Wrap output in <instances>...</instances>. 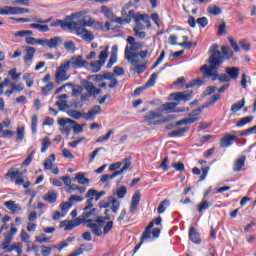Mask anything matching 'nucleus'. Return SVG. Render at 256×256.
Segmentation results:
<instances>
[{"mask_svg":"<svg viewBox=\"0 0 256 256\" xmlns=\"http://www.w3.org/2000/svg\"><path fill=\"white\" fill-rule=\"evenodd\" d=\"M218 49H219V46L217 44H214L211 46L210 57L208 59L209 65H203L200 68V71L203 74V77H207L212 81L218 80L220 81V83H228V81H231V78H229L227 74L219 75L217 73V69L219 68V65L223 63V56L221 55V52Z\"/></svg>","mask_w":256,"mask_h":256,"instance_id":"f257e3e1","label":"nucleus"},{"mask_svg":"<svg viewBox=\"0 0 256 256\" xmlns=\"http://www.w3.org/2000/svg\"><path fill=\"white\" fill-rule=\"evenodd\" d=\"M127 45L124 51V57L131 63L133 67H136L138 73H143L146 69L145 64L141 63V60L137 59V51L143 49V43L135 41L133 36H128L126 39Z\"/></svg>","mask_w":256,"mask_h":256,"instance_id":"f03ea898","label":"nucleus"},{"mask_svg":"<svg viewBox=\"0 0 256 256\" xmlns=\"http://www.w3.org/2000/svg\"><path fill=\"white\" fill-rule=\"evenodd\" d=\"M84 211L85 212L80 217H78V219H81L82 225L83 223H88L87 228L92 231L93 235H96V237H101L103 235V225H105V221H109L111 218L98 216L95 220H93L91 217H95L97 209L92 208L90 211Z\"/></svg>","mask_w":256,"mask_h":256,"instance_id":"7ed1b4c3","label":"nucleus"},{"mask_svg":"<svg viewBox=\"0 0 256 256\" xmlns=\"http://www.w3.org/2000/svg\"><path fill=\"white\" fill-rule=\"evenodd\" d=\"M87 13H89V11L82 10L79 12H75L70 16H66V20L72 23L71 31H75L79 28L85 29V27H93V25H99V27H101V24L93 19L91 16L87 15ZM83 15L87 16L83 17Z\"/></svg>","mask_w":256,"mask_h":256,"instance_id":"20e7f679","label":"nucleus"},{"mask_svg":"<svg viewBox=\"0 0 256 256\" xmlns=\"http://www.w3.org/2000/svg\"><path fill=\"white\" fill-rule=\"evenodd\" d=\"M162 117H163V112L160 108H158L155 111L148 112L144 116V119L145 121H151L149 125H159V123H165V121H171L175 119V116L173 115H170L167 118H162Z\"/></svg>","mask_w":256,"mask_h":256,"instance_id":"39448f33","label":"nucleus"},{"mask_svg":"<svg viewBox=\"0 0 256 256\" xmlns=\"http://www.w3.org/2000/svg\"><path fill=\"white\" fill-rule=\"evenodd\" d=\"M58 125L60 127H63L66 133H69L71 129H73V132L75 133V135H79V133H83V126H81V124H78L76 121L70 118H59Z\"/></svg>","mask_w":256,"mask_h":256,"instance_id":"423d86ee","label":"nucleus"},{"mask_svg":"<svg viewBox=\"0 0 256 256\" xmlns=\"http://www.w3.org/2000/svg\"><path fill=\"white\" fill-rule=\"evenodd\" d=\"M109 57V45L105 46V49L99 54L98 59L90 63V71L91 73H99L101 71L103 65H105V61Z\"/></svg>","mask_w":256,"mask_h":256,"instance_id":"0eeeda50","label":"nucleus"},{"mask_svg":"<svg viewBox=\"0 0 256 256\" xmlns=\"http://www.w3.org/2000/svg\"><path fill=\"white\" fill-rule=\"evenodd\" d=\"M129 15L134 17V21L136 23V26L134 29H140L143 30L145 27H151V20L149 17L145 14H135L133 10L129 11Z\"/></svg>","mask_w":256,"mask_h":256,"instance_id":"6e6552de","label":"nucleus"},{"mask_svg":"<svg viewBox=\"0 0 256 256\" xmlns=\"http://www.w3.org/2000/svg\"><path fill=\"white\" fill-rule=\"evenodd\" d=\"M68 69H83L89 65L88 61L83 59V56H73L69 60L62 62Z\"/></svg>","mask_w":256,"mask_h":256,"instance_id":"1a4fd4ad","label":"nucleus"},{"mask_svg":"<svg viewBox=\"0 0 256 256\" xmlns=\"http://www.w3.org/2000/svg\"><path fill=\"white\" fill-rule=\"evenodd\" d=\"M67 71H69L68 67L62 62L60 66L56 69L54 75L56 85H61V83L69 81L70 77L67 76Z\"/></svg>","mask_w":256,"mask_h":256,"instance_id":"9d476101","label":"nucleus"},{"mask_svg":"<svg viewBox=\"0 0 256 256\" xmlns=\"http://www.w3.org/2000/svg\"><path fill=\"white\" fill-rule=\"evenodd\" d=\"M205 107L198 108L194 111H192L191 114L187 118H184L183 120H180L176 122V125H191V123H195V121H199V116L201 115V111H203Z\"/></svg>","mask_w":256,"mask_h":256,"instance_id":"9b49d317","label":"nucleus"},{"mask_svg":"<svg viewBox=\"0 0 256 256\" xmlns=\"http://www.w3.org/2000/svg\"><path fill=\"white\" fill-rule=\"evenodd\" d=\"M33 21L35 23L30 24L31 29H37L40 33H47L49 31V26L45 24L49 23L51 19L33 18Z\"/></svg>","mask_w":256,"mask_h":256,"instance_id":"f8f14e48","label":"nucleus"},{"mask_svg":"<svg viewBox=\"0 0 256 256\" xmlns=\"http://www.w3.org/2000/svg\"><path fill=\"white\" fill-rule=\"evenodd\" d=\"M61 43H63V38L59 36H55L50 39L42 38V47H48V49H57Z\"/></svg>","mask_w":256,"mask_h":256,"instance_id":"ddd939ff","label":"nucleus"},{"mask_svg":"<svg viewBox=\"0 0 256 256\" xmlns=\"http://www.w3.org/2000/svg\"><path fill=\"white\" fill-rule=\"evenodd\" d=\"M72 32H74L78 37H81L83 41H88L89 43L95 39L93 33H91V31L87 30L86 28H76V30H73Z\"/></svg>","mask_w":256,"mask_h":256,"instance_id":"4468645a","label":"nucleus"},{"mask_svg":"<svg viewBox=\"0 0 256 256\" xmlns=\"http://www.w3.org/2000/svg\"><path fill=\"white\" fill-rule=\"evenodd\" d=\"M174 101H191L193 99V95L191 91L185 92H176L170 95Z\"/></svg>","mask_w":256,"mask_h":256,"instance_id":"2eb2a0df","label":"nucleus"},{"mask_svg":"<svg viewBox=\"0 0 256 256\" xmlns=\"http://www.w3.org/2000/svg\"><path fill=\"white\" fill-rule=\"evenodd\" d=\"M97 195H98L97 190L95 189L88 190V192L86 193V199L88 200L86 201V206L84 207V211H87L91 209V207H93V200L97 201Z\"/></svg>","mask_w":256,"mask_h":256,"instance_id":"dca6fc26","label":"nucleus"},{"mask_svg":"<svg viewBox=\"0 0 256 256\" xmlns=\"http://www.w3.org/2000/svg\"><path fill=\"white\" fill-rule=\"evenodd\" d=\"M101 113V106H93L88 110V112L83 113V119H86V121H93L97 115Z\"/></svg>","mask_w":256,"mask_h":256,"instance_id":"f3484780","label":"nucleus"},{"mask_svg":"<svg viewBox=\"0 0 256 256\" xmlns=\"http://www.w3.org/2000/svg\"><path fill=\"white\" fill-rule=\"evenodd\" d=\"M4 207H6L12 215H17V213H21L22 211L21 204H17V202L13 200L4 202Z\"/></svg>","mask_w":256,"mask_h":256,"instance_id":"a211bd4d","label":"nucleus"},{"mask_svg":"<svg viewBox=\"0 0 256 256\" xmlns=\"http://www.w3.org/2000/svg\"><path fill=\"white\" fill-rule=\"evenodd\" d=\"M82 220L81 219H74L72 221H62L60 222V227H64L65 231H71V229H74V227H79V225H82Z\"/></svg>","mask_w":256,"mask_h":256,"instance_id":"6ab92c4d","label":"nucleus"},{"mask_svg":"<svg viewBox=\"0 0 256 256\" xmlns=\"http://www.w3.org/2000/svg\"><path fill=\"white\" fill-rule=\"evenodd\" d=\"M51 27H61V29H69V31H71V29H73V23H71V20H67L66 18V21L56 20L52 22Z\"/></svg>","mask_w":256,"mask_h":256,"instance_id":"aec40b11","label":"nucleus"},{"mask_svg":"<svg viewBox=\"0 0 256 256\" xmlns=\"http://www.w3.org/2000/svg\"><path fill=\"white\" fill-rule=\"evenodd\" d=\"M155 226V222H150L149 225L146 227L145 231L141 236V241H149L153 239V232H151V228Z\"/></svg>","mask_w":256,"mask_h":256,"instance_id":"412c9836","label":"nucleus"},{"mask_svg":"<svg viewBox=\"0 0 256 256\" xmlns=\"http://www.w3.org/2000/svg\"><path fill=\"white\" fill-rule=\"evenodd\" d=\"M139 201H141V192L137 191L134 193L131 200L130 213H133L135 209H137V206L139 205Z\"/></svg>","mask_w":256,"mask_h":256,"instance_id":"4be33fe9","label":"nucleus"},{"mask_svg":"<svg viewBox=\"0 0 256 256\" xmlns=\"http://www.w3.org/2000/svg\"><path fill=\"white\" fill-rule=\"evenodd\" d=\"M235 139H237V136L227 135L220 140V146L223 148L229 147L235 143Z\"/></svg>","mask_w":256,"mask_h":256,"instance_id":"5701e85b","label":"nucleus"},{"mask_svg":"<svg viewBox=\"0 0 256 256\" xmlns=\"http://www.w3.org/2000/svg\"><path fill=\"white\" fill-rule=\"evenodd\" d=\"M179 105V102H168L163 104L161 107H159L163 111H166V113H175V107Z\"/></svg>","mask_w":256,"mask_h":256,"instance_id":"b1692460","label":"nucleus"},{"mask_svg":"<svg viewBox=\"0 0 256 256\" xmlns=\"http://www.w3.org/2000/svg\"><path fill=\"white\" fill-rule=\"evenodd\" d=\"M213 203L209 201V198H202L201 202L198 204L197 211L198 213H202V211H205L211 207Z\"/></svg>","mask_w":256,"mask_h":256,"instance_id":"393cba45","label":"nucleus"},{"mask_svg":"<svg viewBox=\"0 0 256 256\" xmlns=\"http://www.w3.org/2000/svg\"><path fill=\"white\" fill-rule=\"evenodd\" d=\"M226 73L229 76V79H233L234 81L239 78V68L237 67H227Z\"/></svg>","mask_w":256,"mask_h":256,"instance_id":"a878e982","label":"nucleus"},{"mask_svg":"<svg viewBox=\"0 0 256 256\" xmlns=\"http://www.w3.org/2000/svg\"><path fill=\"white\" fill-rule=\"evenodd\" d=\"M7 179H10V181H16L18 177H23V173L19 172L18 169H10L6 173Z\"/></svg>","mask_w":256,"mask_h":256,"instance_id":"bb28decb","label":"nucleus"},{"mask_svg":"<svg viewBox=\"0 0 256 256\" xmlns=\"http://www.w3.org/2000/svg\"><path fill=\"white\" fill-rule=\"evenodd\" d=\"M243 167H245V156H243L241 158H237L234 161L233 171H235V172L243 171Z\"/></svg>","mask_w":256,"mask_h":256,"instance_id":"cd10ccee","label":"nucleus"},{"mask_svg":"<svg viewBox=\"0 0 256 256\" xmlns=\"http://www.w3.org/2000/svg\"><path fill=\"white\" fill-rule=\"evenodd\" d=\"M189 239L192 241V243H196L199 245L201 243V238L199 237V232H196L195 228L189 229Z\"/></svg>","mask_w":256,"mask_h":256,"instance_id":"c85d7f7f","label":"nucleus"},{"mask_svg":"<svg viewBox=\"0 0 256 256\" xmlns=\"http://www.w3.org/2000/svg\"><path fill=\"white\" fill-rule=\"evenodd\" d=\"M28 12H29V9L27 8L10 6L9 15H23Z\"/></svg>","mask_w":256,"mask_h":256,"instance_id":"c756f323","label":"nucleus"},{"mask_svg":"<svg viewBox=\"0 0 256 256\" xmlns=\"http://www.w3.org/2000/svg\"><path fill=\"white\" fill-rule=\"evenodd\" d=\"M74 181H77L79 185H88V183L90 182L89 179L85 177V173L83 172L77 173Z\"/></svg>","mask_w":256,"mask_h":256,"instance_id":"7c9ffc66","label":"nucleus"},{"mask_svg":"<svg viewBox=\"0 0 256 256\" xmlns=\"http://www.w3.org/2000/svg\"><path fill=\"white\" fill-rule=\"evenodd\" d=\"M82 93H83V87H81V86H74L72 88V95L74 97H80V95H81V100L82 101H86L87 100V96L82 95Z\"/></svg>","mask_w":256,"mask_h":256,"instance_id":"2f4dec72","label":"nucleus"},{"mask_svg":"<svg viewBox=\"0 0 256 256\" xmlns=\"http://www.w3.org/2000/svg\"><path fill=\"white\" fill-rule=\"evenodd\" d=\"M44 201H48V203H55L57 201V192L50 190L43 197Z\"/></svg>","mask_w":256,"mask_h":256,"instance_id":"473e14b6","label":"nucleus"},{"mask_svg":"<svg viewBox=\"0 0 256 256\" xmlns=\"http://www.w3.org/2000/svg\"><path fill=\"white\" fill-rule=\"evenodd\" d=\"M25 43H27V45H41V47H43V38L37 39L29 36L25 38Z\"/></svg>","mask_w":256,"mask_h":256,"instance_id":"72a5a7b5","label":"nucleus"},{"mask_svg":"<svg viewBox=\"0 0 256 256\" xmlns=\"http://www.w3.org/2000/svg\"><path fill=\"white\" fill-rule=\"evenodd\" d=\"M55 161V154L50 155L48 158L44 161V168L46 171H51L53 169V162Z\"/></svg>","mask_w":256,"mask_h":256,"instance_id":"f704fd0d","label":"nucleus"},{"mask_svg":"<svg viewBox=\"0 0 256 256\" xmlns=\"http://www.w3.org/2000/svg\"><path fill=\"white\" fill-rule=\"evenodd\" d=\"M35 48L33 47H27L26 48V55L24 56V61L26 63H29V61H31L33 59V57H35Z\"/></svg>","mask_w":256,"mask_h":256,"instance_id":"c9c22d12","label":"nucleus"},{"mask_svg":"<svg viewBox=\"0 0 256 256\" xmlns=\"http://www.w3.org/2000/svg\"><path fill=\"white\" fill-rule=\"evenodd\" d=\"M11 251H16L18 253V256L23 255V244H12L10 248L8 249V252L11 253Z\"/></svg>","mask_w":256,"mask_h":256,"instance_id":"e433bc0d","label":"nucleus"},{"mask_svg":"<svg viewBox=\"0 0 256 256\" xmlns=\"http://www.w3.org/2000/svg\"><path fill=\"white\" fill-rule=\"evenodd\" d=\"M207 11L208 13H210V15H221V13H223V11L221 10V7L216 6L214 4H211L210 6H208Z\"/></svg>","mask_w":256,"mask_h":256,"instance_id":"4c0bfd02","label":"nucleus"},{"mask_svg":"<svg viewBox=\"0 0 256 256\" xmlns=\"http://www.w3.org/2000/svg\"><path fill=\"white\" fill-rule=\"evenodd\" d=\"M121 175V172H114L112 174H104L101 176L102 183H107L111 179H115V177H119Z\"/></svg>","mask_w":256,"mask_h":256,"instance_id":"58836bf2","label":"nucleus"},{"mask_svg":"<svg viewBox=\"0 0 256 256\" xmlns=\"http://www.w3.org/2000/svg\"><path fill=\"white\" fill-rule=\"evenodd\" d=\"M49 147H51V140L46 136L43 138L41 143V153H46Z\"/></svg>","mask_w":256,"mask_h":256,"instance_id":"ea45409f","label":"nucleus"},{"mask_svg":"<svg viewBox=\"0 0 256 256\" xmlns=\"http://www.w3.org/2000/svg\"><path fill=\"white\" fill-rule=\"evenodd\" d=\"M67 115L76 120L83 118V113L73 109L67 110Z\"/></svg>","mask_w":256,"mask_h":256,"instance_id":"a19ab883","label":"nucleus"},{"mask_svg":"<svg viewBox=\"0 0 256 256\" xmlns=\"http://www.w3.org/2000/svg\"><path fill=\"white\" fill-rule=\"evenodd\" d=\"M16 135V141H23V139H25V126H18Z\"/></svg>","mask_w":256,"mask_h":256,"instance_id":"79ce46f5","label":"nucleus"},{"mask_svg":"<svg viewBox=\"0 0 256 256\" xmlns=\"http://www.w3.org/2000/svg\"><path fill=\"white\" fill-rule=\"evenodd\" d=\"M222 55L223 57H225L226 59H233V51H231V48H229V46H222Z\"/></svg>","mask_w":256,"mask_h":256,"instance_id":"37998d69","label":"nucleus"},{"mask_svg":"<svg viewBox=\"0 0 256 256\" xmlns=\"http://www.w3.org/2000/svg\"><path fill=\"white\" fill-rule=\"evenodd\" d=\"M253 121V116H245L236 123V127H243Z\"/></svg>","mask_w":256,"mask_h":256,"instance_id":"c03bdc74","label":"nucleus"},{"mask_svg":"<svg viewBox=\"0 0 256 256\" xmlns=\"http://www.w3.org/2000/svg\"><path fill=\"white\" fill-rule=\"evenodd\" d=\"M243 107H245V99H242L241 101H238L235 104H233L231 107V111H233V113H237V111H241Z\"/></svg>","mask_w":256,"mask_h":256,"instance_id":"a18cd8bd","label":"nucleus"},{"mask_svg":"<svg viewBox=\"0 0 256 256\" xmlns=\"http://www.w3.org/2000/svg\"><path fill=\"white\" fill-rule=\"evenodd\" d=\"M83 86L89 94L88 96H86V99H89V97H91V95H93L95 86L93 85L92 82H89V81L84 82Z\"/></svg>","mask_w":256,"mask_h":256,"instance_id":"49530a36","label":"nucleus"},{"mask_svg":"<svg viewBox=\"0 0 256 256\" xmlns=\"http://www.w3.org/2000/svg\"><path fill=\"white\" fill-rule=\"evenodd\" d=\"M36 242L43 244V243H49V241H51V237H48L45 234H40L38 236H35Z\"/></svg>","mask_w":256,"mask_h":256,"instance_id":"de8ad7c7","label":"nucleus"},{"mask_svg":"<svg viewBox=\"0 0 256 256\" xmlns=\"http://www.w3.org/2000/svg\"><path fill=\"white\" fill-rule=\"evenodd\" d=\"M55 88V84L53 82H49L46 86L41 88V92L43 95H49L51 93V90Z\"/></svg>","mask_w":256,"mask_h":256,"instance_id":"09e8293b","label":"nucleus"},{"mask_svg":"<svg viewBox=\"0 0 256 256\" xmlns=\"http://www.w3.org/2000/svg\"><path fill=\"white\" fill-rule=\"evenodd\" d=\"M17 227H15V224H11V227H10V231L4 235V237H7L8 239H12L13 240V237H15V235H17Z\"/></svg>","mask_w":256,"mask_h":256,"instance_id":"8fccbe9b","label":"nucleus"},{"mask_svg":"<svg viewBox=\"0 0 256 256\" xmlns=\"http://www.w3.org/2000/svg\"><path fill=\"white\" fill-rule=\"evenodd\" d=\"M101 13L104 14V17H106V19H113V12L108 7L102 6Z\"/></svg>","mask_w":256,"mask_h":256,"instance_id":"3c124183","label":"nucleus"},{"mask_svg":"<svg viewBox=\"0 0 256 256\" xmlns=\"http://www.w3.org/2000/svg\"><path fill=\"white\" fill-rule=\"evenodd\" d=\"M22 79L26 81L27 87L29 88L33 87V75L26 73L23 75Z\"/></svg>","mask_w":256,"mask_h":256,"instance_id":"603ef678","label":"nucleus"},{"mask_svg":"<svg viewBox=\"0 0 256 256\" xmlns=\"http://www.w3.org/2000/svg\"><path fill=\"white\" fill-rule=\"evenodd\" d=\"M113 133V129H110L106 135L99 136L96 140V143H103V141H108L111 139V134Z\"/></svg>","mask_w":256,"mask_h":256,"instance_id":"864d4df0","label":"nucleus"},{"mask_svg":"<svg viewBox=\"0 0 256 256\" xmlns=\"http://www.w3.org/2000/svg\"><path fill=\"white\" fill-rule=\"evenodd\" d=\"M39 119L37 118V115H33L32 119H31V129H32V133L33 135L37 134V123H38Z\"/></svg>","mask_w":256,"mask_h":256,"instance_id":"5fc2aeb1","label":"nucleus"},{"mask_svg":"<svg viewBox=\"0 0 256 256\" xmlns=\"http://www.w3.org/2000/svg\"><path fill=\"white\" fill-rule=\"evenodd\" d=\"M11 241H13L11 238H7V236H4V242L1 244V249L4 251H9L11 249Z\"/></svg>","mask_w":256,"mask_h":256,"instance_id":"6e6d98bb","label":"nucleus"},{"mask_svg":"<svg viewBox=\"0 0 256 256\" xmlns=\"http://www.w3.org/2000/svg\"><path fill=\"white\" fill-rule=\"evenodd\" d=\"M188 39L189 38L187 36H183L182 37L183 42L178 44L179 47H184L185 49H191V47H193V43L189 42Z\"/></svg>","mask_w":256,"mask_h":256,"instance_id":"4d7b16f0","label":"nucleus"},{"mask_svg":"<svg viewBox=\"0 0 256 256\" xmlns=\"http://www.w3.org/2000/svg\"><path fill=\"white\" fill-rule=\"evenodd\" d=\"M33 157H35V151H31L28 154V157L22 163V167H29V165H31V161H33Z\"/></svg>","mask_w":256,"mask_h":256,"instance_id":"13d9d810","label":"nucleus"},{"mask_svg":"<svg viewBox=\"0 0 256 256\" xmlns=\"http://www.w3.org/2000/svg\"><path fill=\"white\" fill-rule=\"evenodd\" d=\"M115 195L118 197V199H123V197L127 195V188L125 186L118 188Z\"/></svg>","mask_w":256,"mask_h":256,"instance_id":"bf43d9fd","label":"nucleus"},{"mask_svg":"<svg viewBox=\"0 0 256 256\" xmlns=\"http://www.w3.org/2000/svg\"><path fill=\"white\" fill-rule=\"evenodd\" d=\"M155 81H157V74L153 73L150 76L149 80L146 82L144 87L145 88H147V87H154L155 86Z\"/></svg>","mask_w":256,"mask_h":256,"instance_id":"052dcab7","label":"nucleus"},{"mask_svg":"<svg viewBox=\"0 0 256 256\" xmlns=\"http://www.w3.org/2000/svg\"><path fill=\"white\" fill-rule=\"evenodd\" d=\"M8 75H10V77H12L13 81H19V79H21V73H17V69H11L8 72Z\"/></svg>","mask_w":256,"mask_h":256,"instance_id":"680f3d73","label":"nucleus"},{"mask_svg":"<svg viewBox=\"0 0 256 256\" xmlns=\"http://www.w3.org/2000/svg\"><path fill=\"white\" fill-rule=\"evenodd\" d=\"M167 207H169V201L168 200L162 201L158 206V213L159 214L165 213V210L167 209Z\"/></svg>","mask_w":256,"mask_h":256,"instance_id":"e2e57ef3","label":"nucleus"},{"mask_svg":"<svg viewBox=\"0 0 256 256\" xmlns=\"http://www.w3.org/2000/svg\"><path fill=\"white\" fill-rule=\"evenodd\" d=\"M228 41L230 42V45L233 51H235V53H239V51H241V47H239V44H237V41H235L233 38H228Z\"/></svg>","mask_w":256,"mask_h":256,"instance_id":"0e129e2a","label":"nucleus"},{"mask_svg":"<svg viewBox=\"0 0 256 256\" xmlns=\"http://www.w3.org/2000/svg\"><path fill=\"white\" fill-rule=\"evenodd\" d=\"M20 239L23 243H31V241H29V239H31V236H29L25 230L21 231Z\"/></svg>","mask_w":256,"mask_h":256,"instance_id":"69168bd1","label":"nucleus"},{"mask_svg":"<svg viewBox=\"0 0 256 256\" xmlns=\"http://www.w3.org/2000/svg\"><path fill=\"white\" fill-rule=\"evenodd\" d=\"M53 249V246L52 247H49V246H42L41 247V254L43 256H49L51 255V250Z\"/></svg>","mask_w":256,"mask_h":256,"instance_id":"338daca9","label":"nucleus"},{"mask_svg":"<svg viewBox=\"0 0 256 256\" xmlns=\"http://www.w3.org/2000/svg\"><path fill=\"white\" fill-rule=\"evenodd\" d=\"M111 229H113V221H109L108 223H106V225L103 227L102 233L104 235H107L109 231H111Z\"/></svg>","mask_w":256,"mask_h":256,"instance_id":"774afa93","label":"nucleus"}]
</instances>
